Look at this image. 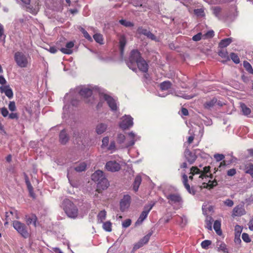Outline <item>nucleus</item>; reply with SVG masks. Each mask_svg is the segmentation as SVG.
<instances>
[{
	"label": "nucleus",
	"mask_w": 253,
	"mask_h": 253,
	"mask_svg": "<svg viewBox=\"0 0 253 253\" xmlns=\"http://www.w3.org/2000/svg\"><path fill=\"white\" fill-rule=\"evenodd\" d=\"M144 244L140 240L136 243L133 247V249L136 250L144 246Z\"/></svg>",
	"instance_id": "774afa93"
},
{
	"label": "nucleus",
	"mask_w": 253,
	"mask_h": 253,
	"mask_svg": "<svg viewBox=\"0 0 253 253\" xmlns=\"http://www.w3.org/2000/svg\"><path fill=\"white\" fill-rule=\"evenodd\" d=\"M211 242L210 240H204L203 241L201 245V247L204 249H208L209 247L211 245Z\"/></svg>",
	"instance_id": "c03bdc74"
},
{
	"label": "nucleus",
	"mask_w": 253,
	"mask_h": 253,
	"mask_svg": "<svg viewBox=\"0 0 253 253\" xmlns=\"http://www.w3.org/2000/svg\"><path fill=\"white\" fill-rule=\"evenodd\" d=\"M217 104L219 106H222V104L219 101H217V100L215 98H213L212 99L207 101L205 104V108L208 109H210L212 108L215 104Z\"/></svg>",
	"instance_id": "a211bd4d"
},
{
	"label": "nucleus",
	"mask_w": 253,
	"mask_h": 253,
	"mask_svg": "<svg viewBox=\"0 0 253 253\" xmlns=\"http://www.w3.org/2000/svg\"><path fill=\"white\" fill-rule=\"evenodd\" d=\"M232 41L233 40L231 38H226L220 41L219 45L221 48L225 47L229 45Z\"/></svg>",
	"instance_id": "cd10ccee"
},
{
	"label": "nucleus",
	"mask_w": 253,
	"mask_h": 253,
	"mask_svg": "<svg viewBox=\"0 0 253 253\" xmlns=\"http://www.w3.org/2000/svg\"><path fill=\"white\" fill-rule=\"evenodd\" d=\"M130 196L128 195H124L120 203V210L122 211H125L129 208L130 203Z\"/></svg>",
	"instance_id": "4468645a"
},
{
	"label": "nucleus",
	"mask_w": 253,
	"mask_h": 253,
	"mask_svg": "<svg viewBox=\"0 0 253 253\" xmlns=\"http://www.w3.org/2000/svg\"><path fill=\"white\" fill-rule=\"evenodd\" d=\"M223 203L225 206L228 207H232L234 205V202L229 199H226Z\"/></svg>",
	"instance_id": "4d7b16f0"
},
{
	"label": "nucleus",
	"mask_w": 253,
	"mask_h": 253,
	"mask_svg": "<svg viewBox=\"0 0 253 253\" xmlns=\"http://www.w3.org/2000/svg\"><path fill=\"white\" fill-rule=\"evenodd\" d=\"M141 182V177L140 175H137L135 178L133 189L134 191H137L138 190L140 184Z\"/></svg>",
	"instance_id": "c85d7f7f"
},
{
	"label": "nucleus",
	"mask_w": 253,
	"mask_h": 253,
	"mask_svg": "<svg viewBox=\"0 0 253 253\" xmlns=\"http://www.w3.org/2000/svg\"><path fill=\"white\" fill-rule=\"evenodd\" d=\"M116 140L117 143L121 145L122 148H125V144L126 141V137L124 134L121 133H118Z\"/></svg>",
	"instance_id": "4be33fe9"
},
{
	"label": "nucleus",
	"mask_w": 253,
	"mask_h": 253,
	"mask_svg": "<svg viewBox=\"0 0 253 253\" xmlns=\"http://www.w3.org/2000/svg\"><path fill=\"white\" fill-rule=\"evenodd\" d=\"M188 181V177L187 176L184 174L183 175V183L184 185V186L186 190L188 191L190 194H194V191L190 188V185L187 183Z\"/></svg>",
	"instance_id": "a878e982"
},
{
	"label": "nucleus",
	"mask_w": 253,
	"mask_h": 253,
	"mask_svg": "<svg viewBox=\"0 0 253 253\" xmlns=\"http://www.w3.org/2000/svg\"><path fill=\"white\" fill-rule=\"evenodd\" d=\"M105 169L109 171L116 172L121 169V166L119 162L115 161H109L106 163Z\"/></svg>",
	"instance_id": "ddd939ff"
},
{
	"label": "nucleus",
	"mask_w": 253,
	"mask_h": 253,
	"mask_svg": "<svg viewBox=\"0 0 253 253\" xmlns=\"http://www.w3.org/2000/svg\"><path fill=\"white\" fill-rule=\"evenodd\" d=\"M221 223L218 220H215L213 224V229L218 235L222 234V231L220 229Z\"/></svg>",
	"instance_id": "2f4dec72"
},
{
	"label": "nucleus",
	"mask_w": 253,
	"mask_h": 253,
	"mask_svg": "<svg viewBox=\"0 0 253 253\" xmlns=\"http://www.w3.org/2000/svg\"><path fill=\"white\" fill-rule=\"evenodd\" d=\"M242 231V228L241 226L237 225L235 227V236L236 237H240V234Z\"/></svg>",
	"instance_id": "8fccbe9b"
},
{
	"label": "nucleus",
	"mask_w": 253,
	"mask_h": 253,
	"mask_svg": "<svg viewBox=\"0 0 253 253\" xmlns=\"http://www.w3.org/2000/svg\"><path fill=\"white\" fill-rule=\"evenodd\" d=\"M210 170V167L209 166L204 167L203 170H200L196 167H192L190 169V174L191 175H189V178L190 179H192L193 176L199 175L198 179L199 181L203 180L204 178L207 179L209 177L208 173Z\"/></svg>",
	"instance_id": "39448f33"
},
{
	"label": "nucleus",
	"mask_w": 253,
	"mask_h": 253,
	"mask_svg": "<svg viewBox=\"0 0 253 253\" xmlns=\"http://www.w3.org/2000/svg\"><path fill=\"white\" fill-rule=\"evenodd\" d=\"M86 168V164L85 162H81L78 164L75 167V169L78 172L84 171Z\"/></svg>",
	"instance_id": "72a5a7b5"
},
{
	"label": "nucleus",
	"mask_w": 253,
	"mask_h": 253,
	"mask_svg": "<svg viewBox=\"0 0 253 253\" xmlns=\"http://www.w3.org/2000/svg\"><path fill=\"white\" fill-rule=\"evenodd\" d=\"M62 208L67 215L71 218H75L78 214V209L77 206L69 199L63 200Z\"/></svg>",
	"instance_id": "20e7f679"
},
{
	"label": "nucleus",
	"mask_w": 253,
	"mask_h": 253,
	"mask_svg": "<svg viewBox=\"0 0 253 253\" xmlns=\"http://www.w3.org/2000/svg\"><path fill=\"white\" fill-rule=\"evenodd\" d=\"M120 49L121 53L123 54L124 47L126 44V40L124 36H122L120 39Z\"/></svg>",
	"instance_id": "4c0bfd02"
},
{
	"label": "nucleus",
	"mask_w": 253,
	"mask_h": 253,
	"mask_svg": "<svg viewBox=\"0 0 253 253\" xmlns=\"http://www.w3.org/2000/svg\"><path fill=\"white\" fill-rule=\"evenodd\" d=\"M141 136L131 131L127 134L126 141L125 144V148H128L134 145L135 142L140 140Z\"/></svg>",
	"instance_id": "9d476101"
},
{
	"label": "nucleus",
	"mask_w": 253,
	"mask_h": 253,
	"mask_svg": "<svg viewBox=\"0 0 253 253\" xmlns=\"http://www.w3.org/2000/svg\"><path fill=\"white\" fill-rule=\"evenodd\" d=\"M184 154L186 160L190 164H193L196 159V156L189 150H186Z\"/></svg>",
	"instance_id": "aec40b11"
},
{
	"label": "nucleus",
	"mask_w": 253,
	"mask_h": 253,
	"mask_svg": "<svg viewBox=\"0 0 253 253\" xmlns=\"http://www.w3.org/2000/svg\"><path fill=\"white\" fill-rule=\"evenodd\" d=\"M103 228L107 232H110L112 230V223L110 221H106L103 224Z\"/></svg>",
	"instance_id": "ea45409f"
},
{
	"label": "nucleus",
	"mask_w": 253,
	"mask_h": 253,
	"mask_svg": "<svg viewBox=\"0 0 253 253\" xmlns=\"http://www.w3.org/2000/svg\"><path fill=\"white\" fill-rule=\"evenodd\" d=\"M246 213V211L243 205H238L236 206L233 210V216H240Z\"/></svg>",
	"instance_id": "dca6fc26"
},
{
	"label": "nucleus",
	"mask_w": 253,
	"mask_h": 253,
	"mask_svg": "<svg viewBox=\"0 0 253 253\" xmlns=\"http://www.w3.org/2000/svg\"><path fill=\"white\" fill-rule=\"evenodd\" d=\"M214 158L217 161L219 162L223 160L225 157L223 154H215L214 155Z\"/></svg>",
	"instance_id": "bf43d9fd"
},
{
	"label": "nucleus",
	"mask_w": 253,
	"mask_h": 253,
	"mask_svg": "<svg viewBox=\"0 0 253 253\" xmlns=\"http://www.w3.org/2000/svg\"><path fill=\"white\" fill-rule=\"evenodd\" d=\"M81 31L84 35V37L86 39L89 41H92V38L91 36L88 34V33L83 28H81Z\"/></svg>",
	"instance_id": "09e8293b"
},
{
	"label": "nucleus",
	"mask_w": 253,
	"mask_h": 253,
	"mask_svg": "<svg viewBox=\"0 0 253 253\" xmlns=\"http://www.w3.org/2000/svg\"><path fill=\"white\" fill-rule=\"evenodd\" d=\"M0 112L2 116L4 117H6L9 115L8 110L5 107L0 108Z\"/></svg>",
	"instance_id": "13d9d810"
},
{
	"label": "nucleus",
	"mask_w": 253,
	"mask_h": 253,
	"mask_svg": "<svg viewBox=\"0 0 253 253\" xmlns=\"http://www.w3.org/2000/svg\"><path fill=\"white\" fill-rule=\"evenodd\" d=\"M242 238L243 241L246 243H249L251 242V239L248 234L244 233L242 235Z\"/></svg>",
	"instance_id": "e2e57ef3"
},
{
	"label": "nucleus",
	"mask_w": 253,
	"mask_h": 253,
	"mask_svg": "<svg viewBox=\"0 0 253 253\" xmlns=\"http://www.w3.org/2000/svg\"><path fill=\"white\" fill-rule=\"evenodd\" d=\"M93 39L95 42L100 44H103V36L100 34H95L93 36Z\"/></svg>",
	"instance_id": "f704fd0d"
},
{
	"label": "nucleus",
	"mask_w": 253,
	"mask_h": 253,
	"mask_svg": "<svg viewBox=\"0 0 253 253\" xmlns=\"http://www.w3.org/2000/svg\"><path fill=\"white\" fill-rule=\"evenodd\" d=\"M245 171L247 173H249L253 176V164H247L245 165Z\"/></svg>",
	"instance_id": "e433bc0d"
},
{
	"label": "nucleus",
	"mask_w": 253,
	"mask_h": 253,
	"mask_svg": "<svg viewBox=\"0 0 253 253\" xmlns=\"http://www.w3.org/2000/svg\"><path fill=\"white\" fill-rule=\"evenodd\" d=\"M106 217V212L103 210L100 211L97 215V222L101 223L105 219Z\"/></svg>",
	"instance_id": "473e14b6"
},
{
	"label": "nucleus",
	"mask_w": 253,
	"mask_h": 253,
	"mask_svg": "<svg viewBox=\"0 0 253 253\" xmlns=\"http://www.w3.org/2000/svg\"><path fill=\"white\" fill-rule=\"evenodd\" d=\"M243 66L249 73L253 74V69L251 65L248 62L244 61L243 63Z\"/></svg>",
	"instance_id": "79ce46f5"
},
{
	"label": "nucleus",
	"mask_w": 253,
	"mask_h": 253,
	"mask_svg": "<svg viewBox=\"0 0 253 253\" xmlns=\"http://www.w3.org/2000/svg\"><path fill=\"white\" fill-rule=\"evenodd\" d=\"M214 35V32L213 31H209L208 32H207L205 34L203 35V38H211Z\"/></svg>",
	"instance_id": "69168bd1"
},
{
	"label": "nucleus",
	"mask_w": 253,
	"mask_h": 253,
	"mask_svg": "<svg viewBox=\"0 0 253 253\" xmlns=\"http://www.w3.org/2000/svg\"><path fill=\"white\" fill-rule=\"evenodd\" d=\"M60 141L62 144H65L68 140L69 137L65 130H62L59 134Z\"/></svg>",
	"instance_id": "bb28decb"
},
{
	"label": "nucleus",
	"mask_w": 253,
	"mask_h": 253,
	"mask_svg": "<svg viewBox=\"0 0 253 253\" xmlns=\"http://www.w3.org/2000/svg\"><path fill=\"white\" fill-rule=\"evenodd\" d=\"M25 182H26V184L27 185L28 189L29 190V193L30 194V196L32 197H34L35 195H34V193L33 192V187H32V185L31 184L30 182L29 181V180L27 176L25 178Z\"/></svg>",
	"instance_id": "c9c22d12"
},
{
	"label": "nucleus",
	"mask_w": 253,
	"mask_h": 253,
	"mask_svg": "<svg viewBox=\"0 0 253 253\" xmlns=\"http://www.w3.org/2000/svg\"><path fill=\"white\" fill-rule=\"evenodd\" d=\"M194 13L198 16L202 17L204 16V11L202 8L195 9Z\"/></svg>",
	"instance_id": "6e6d98bb"
},
{
	"label": "nucleus",
	"mask_w": 253,
	"mask_h": 253,
	"mask_svg": "<svg viewBox=\"0 0 253 253\" xmlns=\"http://www.w3.org/2000/svg\"><path fill=\"white\" fill-rule=\"evenodd\" d=\"M108 127V125L106 123H99L95 128V131L98 134H101L105 132Z\"/></svg>",
	"instance_id": "6ab92c4d"
},
{
	"label": "nucleus",
	"mask_w": 253,
	"mask_h": 253,
	"mask_svg": "<svg viewBox=\"0 0 253 253\" xmlns=\"http://www.w3.org/2000/svg\"><path fill=\"white\" fill-rule=\"evenodd\" d=\"M109 139L108 136L103 138L102 140L101 148L103 149H106L109 145Z\"/></svg>",
	"instance_id": "37998d69"
},
{
	"label": "nucleus",
	"mask_w": 253,
	"mask_h": 253,
	"mask_svg": "<svg viewBox=\"0 0 253 253\" xmlns=\"http://www.w3.org/2000/svg\"><path fill=\"white\" fill-rule=\"evenodd\" d=\"M217 183L216 180H209L208 183L206 182H204L202 183V185L201 186L202 188H212L214 186L217 185Z\"/></svg>",
	"instance_id": "393cba45"
},
{
	"label": "nucleus",
	"mask_w": 253,
	"mask_h": 253,
	"mask_svg": "<svg viewBox=\"0 0 253 253\" xmlns=\"http://www.w3.org/2000/svg\"><path fill=\"white\" fill-rule=\"evenodd\" d=\"M100 98L104 99L112 111H116L118 109V104L117 100L109 95L104 91L100 93Z\"/></svg>",
	"instance_id": "6e6552de"
},
{
	"label": "nucleus",
	"mask_w": 253,
	"mask_h": 253,
	"mask_svg": "<svg viewBox=\"0 0 253 253\" xmlns=\"http://www.w3.org/2000/svg\"><path fill=\"white\" fill-rule=\"evenodd\" d=\"M14 58L17 65L20 68H27L31 66L32 60L28 53L17 51L14 54Z\"/></svg>",
	"instance_id": "f03ea898"
},
{
	"label": "nucleus",
	"mask_w": 253,
	"mask_h": 253,
	"mask_svg": "<svg viewBox=\"0 0 253 253\" xmlns=\"http://www.w3.org/2000/svg\"><path fill=\"white\" fill-rule=\"evenodd\" d=\"M8 108L10 111L13 112L16 110L15 103L14 101H10L8 104Z\"/></svg>",
	"instance_id": "680f3d73"
},
{
	"label": "nucleus",
	"mask_w": 253,
	"mask_h": 253,
	"mask_svg": "<svg viewBox=\"0 0 253 253\" xmlns=\"http://www.w3.org/2000/svg\"><path fill=\"white\" fill-rule=\"evenodd\" d=\"M127 65L133 71L137 70L136 67L143 72H146L148 70L147 63L140 56V53L137 50H133L131 52Z\"/></svg>",
	"instance_id": "f257e3e1"
},
{
	"label": "nucleus",
	"mask_w": 253,
	"mask_h": 253,
	"mask_svg": "<svg viewBox=\"0 0 253 253\" xmlns=\"http://www.w3.org/2000/svg\"><path fill=\"white\" fill-rule=\"evenodd\" d=\"M189 133L190 135L188 137L187 141L189 144H190L193 142L194 138V131L190 129L189 131Z\"/></svg>",
	"instance_id": "5fc2aeb1"
},
{
	"label": "nucleus",
	"mask_w": 253,
	"mask_h": 253,
	"mask_svg": "<svg viewBox=\"0 0 253 253\" xmlns=\"http://www.w3.org/2000/svg\"><path fill=\"white\" fill-rule=\"evenodd\" d=\"M203 38V35L201 33H199L197 35L194 36L192 38V39L194 41H199L202 38Z\"/></svg>",
	"instance_id": "0e129e2a"
},
{
	"label": "nucleus",
	"mask_w": 253,
	"mask_h": 253,
	"mask_svg": "<svg viewBox=\"0 0 253 253\" xmlns=\"http://www.w3.org/2000/svg\"><path fill=\"white\" fill-rule=\"evenodd\" d=\"M133 119L130 115H125L121 119L119 126L123 130L131 127L133 126Z\"/></svg>",
	"instance_id": "1a4fd4ad"
},
{
	"label": "nucleus",
	"mask_w": 253,
	"mask_h": 253,
	"mask_svg": "<svg viewBox=\"0 0 253 253\" xmlns=\"http://www.w3.org/2000/svg\"><path fill=\"white\" fill-rule=\"evenodd\" d=\"M138 31L140 34H143V35L147 36L148 38H149L152 40H154V41L157 40V38L154 36V35H153L150 31H148L146 29H143L142 28H140L138 29Z\"/></svg>",
	"instance_id": "412c9836"
},
{
	"label": "nucleus",
	"mask_w": 253,
	"mask_h": 253,
	"mask_svg": "<svg viewBox=\"0 0 253 253\" xmlns=\"http://www.w3.org/2000/svg\"><path fill=\"white\" fill-rule=\"evenodd\" d=\"M242 112L244 115L249 116L251 113V110L244 103L240 104Z\"/></svg>",
	"instance_id": "c756f323"
},
{
	"label": "nucleus",
	"mask_w": 253,
	"mask_h": 253,
	"mask_svg": "<svg viewBox=\"0 0 253 253\" xmlns=\"http://www.w3.org/2000/svg\"><path fill=\"white\" fill-rule=\"evenodd\" d=\"M0 91L1 93H4L5 95L9 98L13 97V92L11 88L9 86H4L0 87Z\"/></svg>",
	"instance_id": "5701e85b"
},
{
	"label": "nucleus",
	"mask_w": 253,
	"mask_h": 253,
	"mask_svg": "<svg viewBox=\"0 0 253 253\" xmlns=\"http://www.w3.org/2000/svg\"><path fill=\"white\" fill-rule=\"evenodd\" d=\"M74 46V43L73 42H67L65 47H62L60 49L61 51L67 54H71L73 52L72 48Z\"/></svg>",
	"instance_id": "f3484780"
},
{
	"label": "nucleus",
	"mask_w": 253,
	"mask_h": 253,
	"mask_svg": "<svg viewBox=\"0 0 253 253\" xmlns=\"http://www.w3.org/2000/svg\"><path fill=\"white\" fill-rule=\"evenodd\" d=\"M155 204V202H152L149 204L145 206L143 211L141 212L139 217L135 223L136 225H139L142 223V222L147 217L149 211L152 209Z\"/></svg>",
	"instance_id": "f8f14e48"
},
{
	"label": "nucleus",
	"mask_w": 253,
	"mask_h": 253,
	"mask_svg": "<svg viewBox=\"0 0 253 253\" xmlns=\"http://www.w3.org/2000/svg\"><path fill=\"white\" fill-rule=\"evenodd\" d=\"M65 105L63 107L64 116L68 113L69 110L71 109V106H74L77 104L78 100L76 98V96L72 92L67 93L64 97Z\"/></svg>",
	"instance_id": "0eeeda50"
},
{
	"label": "nucleus",
	"mask_w": 253,
	"mask_h": 253,
	"mask_svg": "<svg viewBox=\"0 0 253 253\" xmlns=\"http://www.w3.org/2000/svg\"><path fill=\"white\" fill-rule=\"evenodd\" d=\"M206 227L210 230L212 229V219L211 217H208L207 218L206 220Z\"/></svg>",
	"instance_id": "49530a36"
},
{
	"label": "nucleus",
	"mask_w": 253,
	"mask_h": 253,
	"mask_svg": "<svg viewBox=\"0 0 253 253\" xmlns=\"http://www.w3.org/2000/svg\"><path fill=\"white\" fill-rule=\"evenodd\" d=\"M36 217L35 215H32L27 219V223L28 224H33L36 226Z\"/></svg>",
	"instance_id": "603ef678"
},
{
	"label": "nucleus",
	"mask_w": 253,
	"mask_h": 253,
	"mask_svg": "<svg viewBox=\"0 0 253 253\" xmlns=\"http://www.w3.org/2000/svg\"><path fill=\"white\" fill-rule=\"evenodd\" d=\"M13 227L23 237L26 238L29 236L26 226L24 223L19 221H14L13 222Z\"/></svg>",
	"instance_id": "9b49d317"
},
{
	"label": "nucleus",
	"mask_w": 253,
	"mask_h": 253,
	"mask_svg": "<svg viewBox=\"0 0 253 253\" xmlns=\"http://www.w3.org/2000/svg\"><path fill=\"white\" fill-rule=\"evenodd\" d=\"M131 222V221L129 219H127L126 220L122 223L123 227L124 228L128 227V226H129L130 225Z\"/></svg>",
	"instance_id": "338daca9"
},
{
	"label": "nucleus",
	"mask_w": 253,
	"mask_h": 253,
	"mask_svg": "<svg viewBox=\"0 0 253 253\" xmlns=\"http://www.w3.org/2000/svg\"><path fill=\"white\" fill-rule=\"evenodd\" d=\"M78 92L84 98L91 96L92 94V89L88 86L82 87L80 90H78Z\"/></svg>",
	"instance_id": "2eb2a0df"
},
{
	"label": "nucleus",
	"mask_w": 253,
	"mask_h": 253,
	"mask_svg": "<svg viewBox=\"0 0 253 253\" xmlns=\"http://www.w3.org/2000/svg\"><path fill=\"white\" fill-rule=\"evenodd\" d=\"M212 10L213 14L217 17L219 18L221 9L218 6L212 7Z\"/></svg>",
	"instance_id": "de8ad7c7"
},
{
	"label": "nucleus",
	"mask_w": 253,
	"mask_h": 253,
	"mask_svg": "<svg viewBox=\"0 0 253 253\" xmlns=\"http://www.w3.org/2000/svg\"><path fill=\"white\" fill-rule=\"evenodd\" d=\"M216 246L218 252H221L223 253H228L227 246L224 242L218 241Z\"/></svg>",
	"instance_id": "b1692460"
},
{
	"label": "nucleus",
	"mask_w": 253,
	"mask_h": 253,
	"mask_svg": "<svg viewBox=\"0 0 253 253\" xmlns=\"http://www.w3.org/2000/svg\"><path fill=\"white\" fill-rule=\"evenodd\" d=\"M119 22L121 24L126 27H132L133 26V24L131 22L124 19L120 20Z\"/></svg>",
	"instance_id": "a18cd8bd"
},
{
	"label": "nucleus",
	"mask_w": 253,
	"mask_h": 253,
	"mask_svg": "<svg viewBox=\"0 0 253 253\" xmlns=\"http://www.w3.org/2000/svg\"><path fill=\"white\" fill-rule=\"evenodd\" d=\"M218 55L221 57L222 58H224L225 59H228V56L227 52L225 50H221L219 52Z\"/></svg>",
	"instance_id": "052dcab7"
},
{
	"label": "nucleus",
	"mask_w": 253,
	"mask_h": 253,
	"mask_svg": "<svg viewBox=\"0 0 253 253\" xmlns=\"http://www.w3.org/2000/svg\"><path fill=\"white\" fill-rule=\"evenodd\" d=\"M174 94L175 96H177L178 97H182V98L186 99H189L194 97V95H187L182 92H178V91L174 92Z\"/></svg>",
	"instance_id": "58836bf2"
},
{
	"label": "nucleus",
	"mask_w": 253,
	"mask_h": 253,
	"mask_svg": "<svg viewBox=\"0 0 253 253\" xmlns=\"http://www.w3.org/2000/svg\"><path fill=\"white\" fill-rule=\"evenodd\" d=\"M152 233L151 232L149 233L148 234L145 235L143 238H142L140 241L145 245L146 244L149 240L150 237L151 236Z\"/></svg>",
	"instance_id": "864d4df0"
},
{
	"label": "nucleus",
	"mask_w": 253,
	"mask_h": 253,
	"mask_svg": "<svg viewBox=\"0 0 253 253\" xmlns=\"http://www.w3.org/2000/svg\"><path fill=\"white\" fill-rule=\"evenodd\" d=\"M168 203L171 205L173 209L178 210L182 207L183 200L178 193H170L166 195Z\"/></svg>",
	"instance_id": "423d86ee"
},
{
	"label": "nucleus",
	"mask_w": 253,
	"mask_h": 253,
	"mask_svg": "<svg viewBox=\"0 0 253 253\" xmlns=\"http://www.w3.org/2000/svg\"><path fill=\"white\" fill-rule=\"evenodd\" d=\"M91 179L97 182V190L106 189L109 184L105 177L104 172L100 170H96L91 175Z\"/></svg>",
	"instance_id": "7ed1b4c3"
},
{
	"label": "nucleus",
	"mask_w": 253,
	"mask_h": 253,
	"mask_svg": "<svg viewBox=\"0 0 253 253\" xmlns=\"http://www.w3.org/2000/svg\"><path fill=\"white\" fill-rule=\"evenodd\" d=\"M107 150L113 153L116 150V144L114 141H112L106 148Z\"/></svg>",
	"instance_id": "a19ab883"
},
{
	"label": "nucleus",
	"mask_w": 253,
	"mask_h": 253,
	"mask_svg": "<svg viewBox=\"0 0 253 253\" xmlns=\"http://www.w3.org/2000/svg\"><path fill=\"white\" fill-rule=\"evenodd\" d=\"M171 86V83L169 81H166L160 84L161 92L167 91Z\"/></svg>",
	"instance_id": "7c9ffc66"
},
{
	"label": "nucleus",
	"mask_w": 253,
	"mask_h": 253,
	"mask_svg": "<svg viewBox=\"0 0 253 253\" xmlns=\"http://www.w3.org/2000/svg\"><path fill=\"white\" fill-rule=\"evenodd\" d=\"M230 57L234 63L238 64L240 62V59L236 54L232 53L230 54Z\"/></svg>",
	"instance_id": "3c124183"
}]
</instances>
